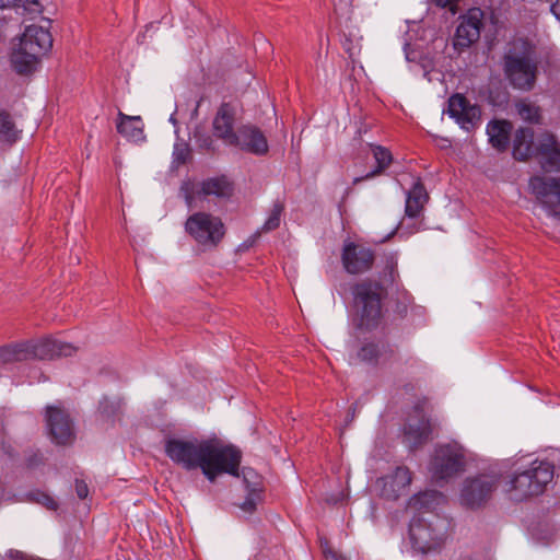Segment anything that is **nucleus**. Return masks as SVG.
Returning <instances> with one entry per match:
<instances>
[{
	"mask_svg": "<svg viewBox=\"0 0 560 560\" xmlns=\"http://www.w3.org/2000/svg\"><path fill=\"white\" fill-rule=\"evenodd\" d=\"M46 425L52 442L56 444L66 445L73 441L72 421L63 409L48 406L46 408Z\"/></svg>",
	"mask_w": 560,
	"mask_h": 560,
	"instance_id": "f8f14e48",
	"label": "nucleus"
},
{
	"mask_svg": "<svg viewBox=\"0 0 560 560\" xmlns=\"http://www.w3.org/2000/svg\"><path fill=\"white\" fill-rule=\"evenodd\" d=\"M30 360L28 342L14 343L0 348V362L12 363Z\"/></svg>",
	"mask_w": 560,
	"mask_h": 560,
	"instance_id": "bb28decb",
	"label": "nucleus"
},
{
	"mask_svg": "<svg viewBox=\"0 0 560 560\" xmlns=\"http://www.w3.org/2000/svg\"><path fill=\"white\" fill-rule=\"evenodd\" d=\"M34 499H35L36 502L43 504L44 506H46L49 510H56L57 509L56 501L51 497L46 494V493H36Z\"/></svg>",
	"mask_w": 560,
	"mask_h": 560,
	"instance_id": "58836bf2",
	"label": "nucleus"
},
{
	"mask_svg": "<svg viewBox=\"0 0 560 560\" xmlns=\"http://www.w3.org/2000/svg\"><path fill=\"white\" fill-rule=\"evenodd\" d=\"M483 12L478 8H472L462 18L456 30L455 45L459 47H469L480 37L482 27Z\"/></svg>",
	"mask_w": 560,
	"mask_h": 560,
	"instance_id": "ddd939ff",
	"label": "nucleus"
},
{
	"mask_svg": "<svg viewBox=\"0 0 560 560\" xmlns=\"http://www.w3.org/2000/svg\"><path fill=\"white\" fill-rule=\"evenodd\" d=\"M234 122L235 108L229 103H223L213 118V133L218 139L231 147L237 135V130H234Z\"/></svg>",
	"mask_w": 560,
	"mask_h": 560,
	"instance_id": "f3484780",
	"label": "nucleus"
},
{
	"mask_svg": "<svg viewBox=\"0 0 560 560\" xmlns=\"http://www.w3.org/2000/svg\"><path fill=\"white\" fill-rule=\"evenodd\" d=\"M28 347L30 359L46 360L61 355L68 357L75 352V348L72 345L52 338L28 341Z\"/></svg>",
	"mask_w": 560,
	"mask_h": 560,
	"instance_id": "dca6fc26",
	"label": "nucleus"
},
{
	"mask_svg": "<svg viewBox=\"0 0 560 560\" xmlns=\"http://www.w3.org/2000/svg\"><path fill=\"white\" fill-rule=\"evenodd\" d=\"M448 524L436 515L429 518L416 515L409 525V536L413 547L427 553L441 547L447 536Z\"/></svg>",
	"mask_w": 560,
	"mask_h": 560,
	"instance_id": "39448f33",
	"label": "nucleus"
},
{
	"mask_svg": "<svg viewBox=\"0 0 560 560\" xmlns=\"http://www.w3.org/2000/svg\"><path fill=\"white\" fill-rule=\"evenodd\" d=\"M529 186L549 217L560 218V177H533Z\"/></svg>",
	"mask_w": 560,
	"mask_h": 560,
	"instance_id": "1a4fd4ad",
	"label": "nucleus"
},
{
	"mask_svg": "<svg viewBox=\"0 0 560 560\" xmlns=\"http://www.w3.org/2000/svg\"><path fill=\"white\" fill-rule=\"evenodd\" d=\"M202 147L210 150L212 148V139L210 137H207L202 143Z\"/></svg>",
	"mask_w": 560,
	"mask_h": 560,
	"instance_id": "37998d69",
	"label": "nucleus"
},
{
	"mask_svg": "<svg viewBox=\"0 0 560 560\" xmlns=\"http://www.w3.org/2000/svg\"><path fill=\"white\" fill-rule=\"evenodd\" d=\"M117 131L133 142L144 139L143 122L140 116H128L119 112Z\"/></svg>",
	"mask_w": 560,
	"mask_h": 560,
	"instance_id": "412c9836",
	"label": "nucleus"
},
{
	"mask_svg": "<svg viewBox=\"0 0 560 560\" xmlns=\"http://www.w3.org/2000/svg\"><path fill=\"white\" fill-rule=\"evenodd\" d=\"M233 186L226 177H215L205 180L201 186V192L205 196L230 197Z\"/></svg>",
	"mask_w": 560,
	"mask_h": 560,
	"instance_id": "a878e982",
	"label": "nucleus"
},
{
	"mask_svg": "<svg viewBox=\"0 0 560 560\" xmlns=\"http://www.w3.org/2000/svg\"><path fill=\"white\" fill-rule=\"evenodd\" d=\"M381 351L377 345L366 343L358 352V358L362 361L373 362L380 355Z\"/></svg>",
	"mask_w": 560,
	"mask_h": 560,
	"instance_id": "e433bc0d",
	"label": "nucleus"
},
{
	"mask_svg": "<svg viewBox=\"0 0 560 560\" xmlns=\"http://www.w3.org/2000/svg\"><path fill=\"white\" fill-rule=\"evenodd\" d=\"M282 211H283L282 203H280V202L273 203V206L270 210V213H269L266 222L262 225L264 232H269V231L276 230L280 225Z\"/></svg>",
	"mask_w": 560,
	"mask_h": 560,
	"instance_id": "2f4dec72",
	"label": "nucleus"
},
{
	"mask_svg": "<svg viewBox=\"0 0 560 560\" xmlns=\"http://www.w3.org/2000/svg\"><path fill=\"white\" fill-rule=\"evenodd\" d=\"M535 155L546 172L560 171V144L553 135L545 132L539 136Z\"/></svg>",
	"mask_w": 560,
	"mask_h": 560,
	"instance_id": "2eb2a0df",
	"label": "nucleus"
},
{
	"mask_svg": "<svg viewBox=\"0 0 560 560\" xmlns=\"http://www.w3.org/2000/svg\"><path fill=\"white\" fill-rule=\"evenodd\" d=\"M75 492L80 499H85L89 494L88 485L84 481L77 480Z\"/></svg>",
	"mask_w": 560,
	"mask_h": 560,
	"instance_id": "ea45409f",
	"label": "nucleus"
},
{
	"mask_svg": "<svg viewBox=\"0 0 560 560\" xmlns=\"http://www.w3.org/2000/svg\"><path fill=\"white\" fill-rule=\"evenodd\" d=\"M459 0H434L435 4L441 8H450L452 12H455V5Z\"/></svg>",
	"mask_w": 560,
	"mask_h": 560,
	"instance_id": "a19ab883",
	"label": "nucleus"
},
{
	"mask_svg": "<svg viewBox=\"0 0 560 560\" xmlns=\"http://www.w3.org/2000/svg\"><path fill=\"white\" fill-rule=\"evenodd\" d=\"M24 47L43 57L52 47V37L47 28L38 25H30L25 28L20 40Z\"/></svg>",
	"mask_w": 560,
	"mask_h": 560,
	"instance_id": "a211bd4d",
	"label": "nucleus"
},
{
	"mask_svg": "<svg viewBox=\"0 0 560 560\" xmlns=\"http://www.w3.org/2000/svg\"><path fill=\"white\" fill-rule=\"evenodd\" d=\"M534 144V132L530 128H521L516 131L513 145V155L516 160L525 161L536 154Z\"/></svg>",
	"mask_w": 560,
	"mask_h": 560,
	"instance_id": "b1692460",
	"label": "nucleus"
},
{
	"mask_svg": "<svg viewBox=\"0 0 560 560\" xmlns=\"http://www.w3.org/2000/svg\"><path fill=\"white\" fill-rule=\"evenodd\" d=\"M442 499V494L436 491H427L413 497L410 500V506L415 509H429V504L432 502H439Z\"/></svg>",
	"mask_w": 560,
	"mask_h": 560,
	"instance_id": "7c9ffc66",
	"label": "nucleus"
},
{
	"mask_svg": "<svg viewBox=\"0 0 560 560\" xmlns=\"http://www.w3.org/2000/svg\"><path fill=\"white\" fill-rule=\"evenodd\" d=\"M551 11L560 20V0L552 3Z\"/></svg>",
	"mask_w": 560,
	"mask_h": 560,
	"instance_id": "79ce46f5",
	"label": "nucleus"
},
{
	"mask_svg": "<svg viewBox=\"0 0 560 560\" xmlns=\"http://www.w3.org/2000/svg\"><path fill=\"white\" fill-rule=\"evenodd\" d=\"M553 478V465L546 460H534L524 470L515 474L506 483V492L517 501L544 492Z\"/></svg>",
	"mask_w": 560,
	"mask_h": 560,
	"instance_id": "20e7f679",
	"label": "nucleus"
},
{
	"mask_svg": "<svg viewBox=\"0 0 560 560\" xmlns=\"http://www.w3.org/2000/svg\"><path fill=\"white\" fill-rule=\"evenodd\" d=\"M464 452L457 444H445L435 448L430 464L432 477L445 480L464 469Z\"/></svg>",
	"mask_w": 560,
	"mask_h": 560,
	"instance_id": "6e6552de",
	"label": "nucleus"
},
{
	"mask_svg": "<svg viewBox=\"0 0 560 560\" xmlns=\"http://www.w3.org/2000/svg\"><path fill=\"white\" fill-rule=\"evenodd\" d=\"M504 72L510 83L518 90L529 91L534 88L538 61L535 46L527 39H514L504 55Z\"/></svg>",
	"mask_w": 560,
	"mask_h": 560,
	"instance_id": "f03ea898",
	"label": "nucleus"
},
{
	"mask_svg": "<svg viewBox=\"0 0 560 560\" xmlns=\"http://www.w3.org/2000/svg\"><path fill=\"white\" fill-rule=\"evenodd\" d=\"M428 200L424 186L418 180L408 191L405 206V215L409 219L420 217L423 206Z\"/></svg>",
	"mask_w": 560,
	"mask_h": 560,
	"instance_id": "5701e85b",
	"label": "nucleus"
},
{
	"mask_svg": "<svg viewBox=\"0 0 560 560\" xmlns=\"http://www.w3.org/2000/svg\"><path fill=\"white\" fill-rule=\"evenodd\" d=\"M517 112L522 119L529 122H536L540 117L539 108L525 102H522L517 105Z\"/></svg>",
	"mask_w": 560,
	"mask_h": 560,
	"instance_id": "473e14b6",
	"label": "nucleus"
},
{
	"mask_svg": "<svg viewBox=\"0 0 560 560\" xmlns=\"http://www.w3.org/2000/svg\"><path fill=\"white\" fill-rule=\"evenodd\" d=\"M40 56L19 42L10 57L11 66L19 74H28L37 69Z\"/></svg>",
	"mask_w": 560,
	"mask_h": 560,
	"instance_id": "aec40b11",
	"label": "nucleus"
},
{
	"mask_svg": "<svg viewBox=\"0 0 560 560\" xmlns=\"http://www.w3.org/2000/svg\"><path fill=\"white\" fill-rule=\"evenodd\" d=\"M512 130L511 122L506 120H492L487 126L489 142L498 151L506 150Z\"/></svg>",
	"mask_w": 560,
	"mask_h": 560,
	"instance_id": "4be33fe9",
	"label": "nucleus"
},
{
	"mask_svg": "<svg viewBox=\"0 0 560 560\" xmlns=\"http://www.w3.org/2000/svg\"><path fill=\"white\" fill-rule=\"evenodd\" d=\"M186 233L203 250L215 248L225 235V225L221 218L198 211L190 214L185 222Z\"/></svg>",
	"mask_w": 560,
	"mask_h": 560,
	"instance_id": "423d86ee",
	"label": "nucleus"
},
{
	"mask_svg": "<svg viewBox=\"0 0 560 560\" xmlns=\"http://www.w3.org/2000/svg\"><path fill=\"white\" fill-rule=\"evenodd\" d=\"M8 8H22L24 11L31 13H38L42 10V5L38 0H0V9Z\"/></svg>",
	"mask_w": 560,
	"mask_h": 560,
	"instance_id": "c756f323",
	"label": "nucleus"
},
{
	"mask_svg": "<svg viewBox=\"0 0 560 560\" xmlns=\"http://www.w3.org/2000/svg\"><path fill=\"white\" fill-rule=\"evenodd\" d=\"M20 132L10 114L0 112V142L12 144L19 139Z\"/></svg>",
	"mask_w": 560,
	"mask_h": 560,
	"instance_id": "cd10ccee",
	"label": "nucleus"
},
{
	"mask_svg": "<svg viewBox=\"0 0 560 560\" xmlns=\"http://www.w3.org/2000/svg\"><path fill=\"white\" fill-rule=\"evenodd\" d=\"M433 431L431 421L424 417L412 419L410 418L405 425L404 441L413 450L425 443Z\"/></svg>",
	"mask_w": 560,
	"mask_h": 560,
	"instance_id": "6ab92c4d",
	"label": "nucleus"
},
{
	"mask_svg": "<svg viewBox=\"0 0 560 560\" xmlns=\"http://www.w3.org/2000/svg\"><path fill=\"white\" fill-rule=\"evenodd\" d=\"M173 155L175 162L185 163L189 155V150L185 144H176Z\"/></svg>",
	"mask_w": 560,
	"mask_h": 560,
	"instance_id": "4c0bfd02",
	"label": "nucleus"
},
{
	"mask_svg": "<svg viewBox=\"0 0 560 560\" xmlns=\"http://www.w3.org/2000/svg\"><path fill=\"white\" fill-rule=\"evenodd\" d=\"M372 151H373V156L375 159L377 167L373 172L366 174L365 178H371V177L375 176L376 174H380L381 172H383L385 168H387L389 166V164L392 163V160H393L392 153L386 148H383L381 145H374Z\"/></svg>",
	"mask_w": 560,
	"mask_h": 560,
	"instance_id": "c85d7f7f",
	"label": "nucleus"
},
{
	"mask_svg": "<svg viewBox=\"0 0 560 560\" xmlns=\"http://www.w3.org/2000/svg\"><path fill=\"white\" fill-rule=\"evenodd\" d=\"M499 478L494 474H480L466 478L460 490L463 505L476 509L483 505L498 488Z\"/></svg>",
	"mask_w": 560,
	"mask_h": 560,
	"instance_id": "0eeeda50",
	"label": "nucleus"
},
{
	"mask_svg": "<svg viewBox=\"0 0 560 560\" xmlns=\"http://www.w3.org/2000/svg\"><path fill=\"white\" fill-rule=\"evenodd\" d=\"M383 278L385 282L394 283L399 277L397 271V259L394 256H389L386 258V264L384 267Z\"/></svg>",
	"mask_w": 560,
	"mask_h": 560,
	"instance_id": "c9c22d12",
	"label": "nucleus"
},
{
	"mask_svg": "<svg viewBox=\"0 0 560 560\" xmlns=\"http://www.w3.org/2000/svg\"><path fill=\"white\" fill-rule=\"evenodd\" d=\"M243 480L246 486V490H262L261 478L254 469L244 468Z\"/></svg>",
	"mask_w": 560,
	"mask_h": 560,
	"instance_id": "72a5a7b5",
	"label": "nucleus"
},
{
	"mask_svg": "<svg viewBox=\"0 0 560 560\" xmlns=\"http://www.w3.org/2000/svg\"><path fill=\"white\" fill-rule=\"evenodd\" d=\"M447 113L466 131H472L481 122V110L471 104L463 94H454L448 98Z\"/></svg>",
	"mask_w": 560,
	"mask_h": 560,
	"instance_id": "9d476101",
	"label": "nucleus"
},
{
	"mask_svg": "<svg viewBox=\"0 0 560 560\" xmlns=\"http://www.w3.org/2000/svg\"><path fill=\"white\" fill-rule=\"evenodd\" d=\"M402 226H404V221H401V222L399 223V225H398V228H397V229H402Z\"/></svg>",
	"mask_w": 560,
	"mask_h": 560,
	"instance_id": "a18cd8bd",
	"label": "nucleus"
},
{
	"mask_svg": "<svg viewBox=\"0 0 560 560\" xmlns=\"http://www.w3.org/2000/svg\"><path fill=\"white\" fill-rule=\"evenodd\" d=\"M232 147L255 155H264L268 152L265 135L254 125L241 126Z\"/></svg>",
	"mask_w": 560,
	"mask_h": 560,
	"instance_id": "4468645a",
	"label": "nucleus"
},
{
	"mask_svg": "<svg viewBox=\"0 0 560 560\" xmlns=\"http://www.w3.org/2000/svg\"><path fill=\"white\" fill-rule=\"evenodd\" d=\"M165 454L186 470L200 468L205 477L214 482L221 474L238 476L242 453L233 445L217 439H168Z\"/></svg>",
	"mask_w": 560,
	"mask_h": 560,
	"instance_id": "f257e3e1",
	"label": "nucleus"
},
{
	"mask_svg": "<svg viewBox=\"0 0 560 560\" xmlns=\"http://www.w3.org/2000/svg\"><path fill=\"white\" fill-rule=\"evenodd\" d=\"M352 293L357 326L362 329L377 327L382 318L384 287L378 281L365 279L354 285Z\"/></svg>",
	"mask_w": 560,
	"mask_h": 560,
	"instance_id": "7ed1b4c3",
	"label": "nucleus"
},
{
	"mask_svg": "<svg viewBox=\"0 0 560 560\" xmlns=\"http://www.w3.org/2000/svg\"><path fill=\"white\" fill-rule=\"evenodd\" d=\"M261 492L262 490H247V497L241 504V509L246 513H253L261 501Z\"/></svg>",
	"mask_w": 560,
	"mask_h": 560,
	"instance_id": "f704fd0d",
	"label": "nucleus"
},
{
	"mask_svg": "<svg viewBox=\"0 0 560 560\" xmlns=\"http://www.w3.org/2000/svg\"><path fill=\"white\" fill-rule=\"evenodd\" d=\"M405 300L410 303L411 302V296L408 294V293H405Z\"/></svg>",
	"mask_w": 560,
	"mask_h": 560,
	"instance_id": "c03bdc74",
	"label": "nucleus"
},
{
	"mask_svg": "<svg viewBox=\"0 0 560 560\" xmlns=\"http://www.w3.org/2000/svg\"><path fill=\"white\" fill-rule=\"evenodd\" d=\"M384 487H389L390 491L387 495L390 498H398L411 482V474L407 467H397L390 476L384 479Z\"/></svg>",
	"mask_w": 560,
	"mask_h": 560,
	"instance_id": "393cba45",
	"label": "nucleus"
},
{
	"mask_svg": "<svg viewBox=\"0 0 560 560\" xmlns=\"http://www.w3.org/2000/svg\"><path fill=\"white\" fill-rule=\"evenodd\" d=\"M374 260L375 255L371 248L353 242L343 245L341 261L348 273H364L372 268Z\"/></svg>",
	"mask_w": 560,
	"mask_h": 560,
	"instance_id": "9b49d317",
	"label": "nucleus"
}]
</instances>
